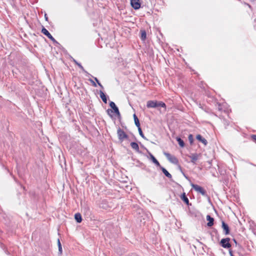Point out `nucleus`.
Wrapping results in <instances>:
<instances>
[{
    "label": "nucleus",
    "instance_id": "nucleus-1",
    "mask_svg": "<svg viewBox=\"0 0 256 256\" xmlns=\"http://www.w3.org/2000/svg\"><path fill=\"white\" fill-rule=\"evenodd\" d=\"M148 108H158L162 107L166 108V104L162 102L157 100H148L146 102Z\"/></svg>",
    "mask_w": 256,
    "mask_h": 256
},
{
    "label": "nucleus",
    "instance_id": "nucleus-2",
    "mask_svg": "<svg viewBox=\"0 0 256 256\" xmlns=\"http://www.w3.org/2000/svg\"><path fill=\"white\" fill-rule=\"evenodd\" d=\"M230 238H222L219 242L220 245L224 248L230 249L232 248L230 242Z\"/></svg>",
    "mask_w": 256,
    "mask_h": 256
},
{
    "label": "nucleus",
    "instance_id": "nucleus-3",
    "mask_svg": "<svg viewBox=\"0 0 256 256\" xmlns=\"http://www.w3.org/2000/svg\"><path fill=\"white\" fill-rule=\"evenodd\" d=\"M191 186L196 191L201 194L202 196L208 198L206 190L202 187L193 183L191 184Z\"/></svg>",
    "mask_w": 256,
    "mask_h": 256
},
{
    "label": "nucleus",
    "instance_id": "nucleus-4",
    "mask_svg": "<svg viewBox=\"0 0 256 256\" xmlns=\"http://www.w3.org/2000/svg\"><path fill=\"white\" fill-rule=\"evenodd\" d=\"M42 32L48 38H50L51 40L53 42L56 44V46L60 45V43H58L52 36V34L50 33V32L44 27H42Z\"/></svg>",
    "mask_w": 256,
    "mask_h": 256
},
{
    "label": "nucleus",
    "instance_id": "nucleus-5",
    "mask_svg": "<svg viewBox=\"0 0 256 256\" xmlns=\"http://www.w3.org/2000/svg\"><path fill=\"white\" fill-rule=\"evenodd\" d=\"M117 134L118 140L120 142H123L125 139L128 138V134L124 132V130L120 128H118L117 130Z\"/></svg>",
    "mask_w": 256,
    "mask_h": 256
},
{
    "label": "nucleus",
    "instance_id": "nucleus-6",
    "mask_svg": "<svg viewBox=\"0 0 256 256\" xmlns=\"http://www.w3.org/2000/svg\"><path fill=\"white\" fill-rule=\"evenodd\" d=\"M164 155L166 156L167 159L171 162L174 164H178V159L174 156H172L170 154L164 152Z\"/></svg>",
    "mask_w": 256,
    "mask_h": 256
},
{
    "label": "nucleus",
    "instance_id": "nucleus-7",
    "mask_svg": "<svg viewBox=\"0 0 256 256\" xmlns=\"http://www.w3.org/2000/svg\"><path fill=\"white\" fill-rule=\"evenodd\" d=\"M222 228L223 230L224 234L225 235H228L230 234V228L228 225L224 221L222 222Z\"/></svg>",
    "mask_w": 256,
    "mask_h": 256
},
{
    "label": "nucleus",
    "instance_id": "nucleus-8",
    "mask_svg": "<svg viewBox=\"0 0 256 256\" xmlns=\"http://www.w3.org/2000/svg\"><path fill=\"white\" fill-rule=\"evenodd\" d=\"M130 5L134 10H138L140 8L141 4L140 0H130Z\"/></svg>",
    "mask_w": 256,
    "mask_h": 256
},
{
    "label": "nucleus",
    "instance_id": "nucleus-9",
    "mask_svg": "<svg viewBox=\"0 0 256 256\" xmlns=\"http://www.w3.org/2000/svg\"><path fill=\"white\" fill-rule=\"evenodd\" d=\"M200 154H198L197 153L192 154L188 156V157L191 159V162L194 164H196V160H198Z\"/></svg>",
    "mask_w": 256,
    "mask_h": 256
},
{
    "label": "nucleus",
    "instance_id": "nucleus-10",
    "mask_svg": "<svg viewBox=\"0 0 256 256\" xmlns=\"http://www.w3.org/2000/svg\"><path fill=\"white\" fill-rule=\"evenodd\" d=\"M206 220L208 221V222L207 223V226L208 227L212 226L214 224V218L209 214L206 216Z\"/></svg>",
    "mask_w": 256,
    "mask_h": 256
},
{
    "label": "nucleus",
    "instance_id": "nucleus-11",
    "mask_svg": "<svg viewBox=\"0 0 256 256\" xmlns=\"http://www.w3.org/2000/svg\"><path fill=\"white\" fill-rule=\"evenodd\" d=\"M180 198L187 206L191 205V204L190 203L189 200L186 196L185 192H183L181 194Z\"/></svg>",
    "mask_w": 256,
    "mask_h": 256
},
{
    "label": "nucleus",
    "instance_id": "nucleus-12",
    "mask_svg": "<svg viewBox=\"0 0 256 256\" xmlns=\"http://www.w3.org/2000/svg\"><path fill=\"white\" fill-rule=\"evenodd\" d=\"M161 170L164 173V174L168 178L170 179V180L173 182H174L172 180V174L164 168H161Z\"/></svg>",
    "mask_w": 256,
    "mask_h": 256
},
{
    "label": "nucleus",
    "instance_id": "nucleus-13",
    "mask_svg": "<svg viewBox=\"0 0 256 256\" xmlns=\"http://www.w3.org/2000/svg\"><path fill=\"white\" fill-rule=\"evenodd\" d=\"M100 96L102 98L103 102L105 104L107 103L108 96L106 95L102 90H100Z\"/></svg>",
    "mask_w": 256,
    "mask_h": 256
},
{
    "label": "nucleus",
    "instance_id": "nucleus-14",
    "mask_svg": "<svg viewBox=\"0 0 256 256\" xmlns=\"http://www.w3.org/2000/svg\"><path fill=\"white\" fill-rule=\"evenodd\" d=\"M130 145L132 148L134 150L140 154L142 153V152L140 150L138 145L136 142H130Z\"/></svg>",
    "mask_w": 256,
    "mask_h": 256
},
{
    "label": "nucleus",
    "instance_id": "nucleus-15",
    "mask_svg": "<svg viewBox=\"0 0 256 256\" xmlns=\"http://www.w3.org/2000/svg\"><path fill=\"white\" fill-rule=\"evenodd\" d=\"M196 138L200 141V142H202L204 146H206L208 144V142L206 138H203L200 134H198L196 136Z\"/></svg>",
    "mask_w": 256,
    "mask_h": 256
},
{
    "label": "nucleus",
    "instance_id": "nucleus-16",
    "mask_svg": "<svg viewBox=\"0 0 256 256\" xmlns=\"http://www.w3.org/2000/svg\"><path fill=\"white\" fill-rule=\"evenodd\" d=\"M72 61L74 62V64H76L78 67L79 68H80L82 71L84 72L85 74H88V75H90V74L88 72H86L84 68L82 66L79 62H78L76 60H74V58H72Z\"/></svg>",
    "mask_w": 256,
    "mask_h": 256
},
{
    "label": "nucleus",
    "instance_id": "nucleus-17",
    "mask_svg": "<svg viewBox=\"0 0 256 256\" xmlns=\"http://www.w3.org/2000/svg\"><path fill=\"white\" fill-rule=\"evenodd\" d=\"M74 219L77 222H78V223L81 222L82 219V217L80 214L78 213V212L74 214Z\"/></svg>",
    "mask_w": 256,
    "mask_h": 256
},
{
    "label": "nucleus",
    "instance_id": "nucleus-18",
    "mask_svg": "<svg viewBox=\"0 0 256 256\" xmlns=\"http://www.w3.org/2000/svg\"><path fill=\"white\" fill-rule=\"evenodd\" d=\"M176 140L178 142L179 146L181 148H184L185 146V143L184 141L180 137H176Z\"/></svg>",
    "mask_w": 256,
    "mask_h": 256
},
{
    "label": "nucleus",
    "instance_id": "nucleus-19",
    "mask_svg": "<svg viewBox=\"0 0 256 256\" xmlns=\"http://www.w3.org/2000/svg\"><path fill=\"white\" fill-rule=\"evenodd\" d=\"M133 117H134V124H135L136 126L138 127V128L140 127V124L139 120L135 114H134Z\"/></svg>",
    "mask_w": 256,
    "mask_h": 256
},
{
    "label": "nucleus",
    "instance_id": "nucleus-20",
    "mask_svg": "<svg viewBox=\"0 0 256 256\" xmlns=\"http://www.w3.org/2000/svg\"><path fill=\"white\" fill-rule=\"evenodd\" d=\"M140 39L142 41H144L146 38V32L145 30H140Z\"/></svg>",
    "mask_w": 256,
    "mask_h": 256
},
{
    "label": "nucleus",
    "instance_id": "nucleus-21",
    "mask_svg": "<svg viewBox=\"0 0 256 256\" xmlns=\"http://www.w3.org/2000/svg\"><path fill=\"white\" fill-rule=\"evenodd\" d=\"M113 112H114L116 114V115L117 116V117L118 119L121 118V114H120V112L119 111L118 108H116V109L113 110Z\"/></svg>",
    "mask_w": 256,
    "mask_h": 256
},
{
    "label": "nucleus",
    "instance_id": "nucleus-22",
    "mask_svg": "<svg viewBox=\"0 0 256 256\" xmlns=\"http://www.w3.org/2000/svg\"><path fill=\"white\" fill-rule=\"evenodd\" d=\"M146 152L150 156V158L152 162H154L156 160V158L148 151V150H146Z\"/></svg>",
    "mask_w": 256,
    "mask_h": 256
},
{
    "label": "nucleus",
    "instance_id": "nucleus-23",
    "mask_svg": "<svg viewBox=\"0 0 256 256\" xmlns=\"http://www.w3.org/2000/svg\"><path fill=\"white\" fill-rule=\"evenodd\" d=\"M138 132H139V134L140 135L144 140H148L146 138V137L144 136L143 132H142V128L140 127L138 128Z\"/></svg>",
    "mask_w": 256,
    "mask_h": 256
},
{
    "label": "nucleus",
    "instance_id": "nucleus-24",
    "mask_svg": "<svg viewBox=\"0 0 256 256\" xmlns=\"http://www.w3.org/2000/svg\"><path fill=\"white\" fill-rule=\"evenodd\" d=\"M110 106L112 108V110H114L116 109L118 106H116L115 103L112 101H110L109 103Z\"/></svg>",
    "mask_w": 256,
    "mask_h": 256
},
{
    "label": "nucleus",
    "instance_id": "nucleus-25",
    "mask_svg": "<svg viewBox=\"0 0 256 256\" xmlns=\"http://www.w3.org/2000/svg\"><path fill=\"white\" fill-rule=\"evenodd\" d=\"M90 76H92L94 79V80L96 82V83L98 84V85L102 88H104V86H102V85L100 84V82H99L98 80L96 78V77H94L93 76H92V75H90Z\"/></svg>",
    "mask_w": 256,
    "mask_h": 256
},
{
    "label": "nucleus",
    "instance_id": "nucleus-26",
    "mask_svg": "<svg viewBox=\"0 0 256 256\" xmlns=\"http://www.w3.org/2000/svg\"><path fill=\"white\" fill-rule=\"evenodd\" d=\"M188 140L190 142V144H193L194 140L192 134H189L188 136Z\"/></svg>",
    "mask_w": 256,
    "mask_h": 256
},
{
    "label": "nucleus",
    "instance_id": "nucleus-27",
    "mask_svg": "<svg viewBox=\"0 0 256 256\" xmlns=\"http://www.w3.org/2000/svg\"><path fill=\"white\" fill-rule=\"evenodd\" d=\"M232 240L234 242V244H236V247H238V248H242L241 245L237 242V241L236 240V239L233 238Z\"/></svg>",
    "mask_w": 256,
    "mask_h": 256
},
{
    "label": "nucleus",
    "instance_id": "nucleus-28",
    "mask_svg": "<svg viewBox=\"0 0 256 256\" xmlns=\"http://www.w3.org/2000/svg\"><path fill=\"white\" fill-rule=\"evenodd\" d=\"M106 112L110 118H112V115L111 114L113 112V110L112 109H108L106 110Z\"/></svg>",
    "mask_w": 256,
    "mask_h": 256
},
{
    "label": "nucleus",
    "instance_id": "nucleus-29",
    "mask_svg": "<svg viewBox=\"0 0 256 256\" xmlns=\"http://www.w3.org/2000/svg\"><path fill=\"white\" fill-rule=\"evenodd\" d=\"M157 166L159 167L160 168L161 170V168H163V166H162L160 163L158 162V160H156V161H155L154 162Z\"/></svg>",
    "mask_w": 256,
    "mask_h": 256
},
{
    "label": "nucleus",
    "instance_id": "nucleus-30",
    "mask_svg": "<svg viewBox=\"0 0 256 256\" xmlns=\"http://www.w3.org/2000/svg\"><path fill=\"white\" fill-rule=\"evenodd\" d=\"M157 166L159 167L160 168L161 170V168H163V166H162L160 163L158 162V160H156V161H155L154 162Z\"/></svg>",
    "mask_w": 256,
    "mask_h": 256
},
{
    "label": "nucleus",
    "instance_id": "nucleus-31",
    "mask_svg": "<svg viewBox=\"0 0 256 256\" xmlns=\"http://www.w3.org/2000/svg\"><path fill=\"white\" fill-rule=\"evenodd\" d=\"M251 140L256 144V134H252L250 136Z\"/></svg>",
    "mask_w": 256,
    "mask_h": 256
},
{
    "label": "nucleus",
    "instance_id": "nucleus-32",
    "mask_svg": "<svg viewBox=\"0 0 256 256\" xmlns=\"http://www.w3.org/2000/svg\"><path fill=\"white\" fill-rule=\"evenodd\" d=\"M89 80L90 82L92 84V85L94 86V87H96V83L92 79H90Z\"/></svg>",
    "mask_w": 256,
    "mask_h": 256
},
{
    "label": "nucleus",
    "instance_id": "nucleus-33",
    "mask_svg": "<svg viewBox=\"0 0 256 256\" xmlns=\"http://www.w3.org/2000/svg\"><path fill=\"white\" fill-rule=\"evenodd\" d=\"M228 252H229L230 256H234V255L233 254V251L232 250L231 248L228 249Z\"/></svg>",
    "mask_w": 256,
    "mask_h": 256
},
{
    "label": "nucleus",
    "instance_id": "nucleus-34",
    "mask_svg": "<svg viewBox=\"0 0 256 256\" xmlns=\"http://www.w3.org/2000/svg\"><path fill=\"white\" fill-rule=\"evenodd\" d=\"M58 248V252H59L60 254H62V246H59Z\"/></svg>",
    "mask_w": 256,
    "mask_h": 256
},
{
    "label": "nucleus",
    "instance_id": "nucleus-35",
    "mask_svg": "<svg viewBox=\"0 0 256 256\" xmlns=\"http://www.w3.org/2000/svg\"><path fill=\"white\" fill-rule=\"evenodd\" d=\"M178 168L181 172L182 173H183L182 169L180 166H178Z\"/></svg>",
    "mask_w": 256,
    "mask_h": 256
},
{
    "label": "nucleus",
    "instance_id": "nucleus-36",
    "mask_svg": "<svg viewBox=\"0 0 256 256\" xmlns=\"http://www.w3.org/2000/svg\"><path fill=\"white\" fill-rule=\"evenodd\" d=\"M58 248L60 246H62L61 243H60L59 239H58Z\"/></svg>",
    "mask_w": 256,
    "mask_h": 256
},
{
    "label": "nucleus",
    "instance_id": "nucleus-37",
    "mask_svg": "<svg viewBox=\"0 0 256 256\" xmlns=\"http://www.w3.org/2000/svg\"><path fill=\"white\" fill-rule=\"evenodd\" d=\"M140 146H141L142 148H144V150H148L146 147H144V145H142V144H140Z\"/></svg>",
    "mask_w": 256,
    "mask_h": 256
},
{
    "label": "nucleus",
    "instance_id": "nucleus-38",
    "mask_svg": "<svg viewBox=\"0 0 256 256\" xmlns=\"http://www.w3.org/2000/svg\"><path fill=\"white\" fill-rule=\"evenodd\" d=\"M44 18H45L46 20V21L48 20V17L47 14H44Z\"/></svg>",
    "mask_w": 256,
    "mask_h": 256
},
{
    "label": "nucleus",
    "instance_id": "nucleus-39",
    "mask_svg": "<svg viewBox=\"0 0 256 256\" xmlns=\"http://www.w3.org/2000/svg\"><path fill=\"white\" fill-rule=\"evenodd\" d=\"M182 174L184 175V176L186 178V179H188V177L183 172V173H182Z\"/></svg>",
    "mask_w": 256,
    "mask_h": 256
},
{
    "label": "nucleus",
    "instance_id": "nucleus-40",
    "mask_svg": "<svg viewBox=\"0 0 256 256\" xmlns=\"http://www.w3.org/2000/svg\"><path fill=\"white\" fill-rule=\"evenodd\" d=\"M175 183H176L178 186H180V187H181V186H180V184H178V183H177V182H175Z\"/></svg>",
    "mask_w": 256,
    "mask_h": 256
},
{
    "label": "nucleus",
    "instance_id": "nucleus-41",
    "mask_svg": "<svg viewBox=\"0 0 256 256\" xmlns=\"http://www.w3.org/2000/svg\"><path fill=\"white\" fill-rule=\"evenodd\" d=\"M214 232H218V231H217V230H214Z\"/></svg>",
    "mask_w": 256,
    "mask_h": 256
},
{
    "label": "nucleus",
    "instance_id": "nucleus-42",
    "mask_svg": "<svg viewBox=\"0 0 256 256\" xmlns=\"http://www.w3.org/2000/svg\"><path fill=\"white\" fill-rule=\"evenodd\" d=\"M250 0L252 1V2H254V0Z\"/></svg>",
    "mask_w": 256,
    "mask_h": 256
},
{
    "label": "nucleus",
    "instance_id": "nucleus-43",
    "mask_svg": "<svg viewBox=\"0 0 256 256\" xmlns=\"http://www.w3.org/2000/svg\"><path fill=\"white\" fill-rule=\"evenodd\" d=\"M255 22H256V19L255 20Z\"/></svg>",
    "mask_w": 256,
    "mask_h": 256
}]
</instances>
